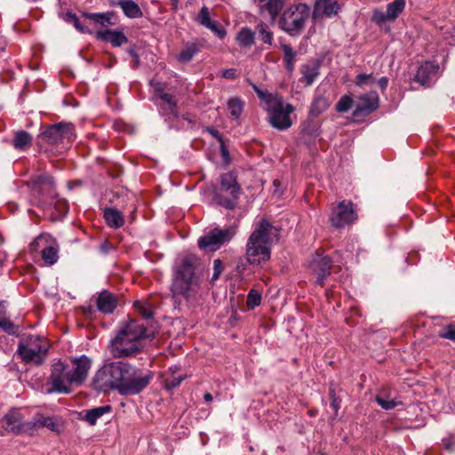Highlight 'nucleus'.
Returning a JSON list of instances; mask_svg holds the SVG:
<instances>
[{
	"label": "nucleus",
	"instance_id": "nucleus-1",
	"mask_svg": "<svg viewBox=\"0 0 455 455\" xmlns=\"http://www.w3.org/2000/svg\"><path fill=\"white\" fill-rule=\"evenodd\" d=\"M153 337L154 333L149 332L139 321L130 320L111 339L109 353L114 358L136 356L142 350L141 340Z\"/></svg>",
	"mask_w": 455,
	"mask_h": 455
},
{
	"label": "nucleus",
	"instance_id": "nucleus-55",
	"mask_svg": "<svg viewBox=\"0 0 455 455\" xmlns=\"http://www.w3.org/2000/svg\"><path fill=\"white\" fill-rule=\"evenodd\" d=\"M210 133L220 141V143L221 145L222 153H223V155H225L228 152V150L224 146L223 138L220 135V133L217 130H214V129H210Z\"/></svg>",
	"mask_w": 455,
	"mask_h": 455
},
{
	"label": "nucleus",
	"instance_id": "nucleus-25",
	"mask_svg": "<svg viewBox=\"0 0 455 455\" xmlns=\"http://www.w3.org/2000/svg\"><path fill=\"white\" fill-rule=\"evenodd\" d=\"M96 36L98 39L109 42L115 47H119L128 42L127 36L123 32L111 29L99 30Z\"/></svg>",
	"mask_w": 455,
	"mask_h": 455
},
{
	"label": "nucleus",
	"instance_id": "nucleus-47",
	"mask_svg": "<svg viewBox=\"0 0 455 455\" xmlns=\"http://www.w3.org/2000/svg\"><path fill=\"white\" fill-rule=\"evenodd\" d=\"M66 20L68 22L73 23V25L78 31L82 33H91V31L81 23V21L76 14L71 12L67 13Z\"/></svg>",
	"mask_w": 455,
	"mask_h": 455
},
{
	"label": "nucleus",
	"instance_id": "nucleus-54",
	"mask_svg": "<svg viewBox=\"0 0 455 455\" xmlns=\"http://www.w3.org/2000/svg\"><path fill=\"white\" fill-rule=\"evenodd\" d=\"M371 79H372L371 74L367 75V74L362 73V74H359L356 76L355 84L358 86H363V84H365L368 81H370Z\"/></svg>",
	"mask_w": 455,
	"mask_h": 455
},
{
	"label": "nucleus",
	"instance_id": "nucleus-45",
	"mask_svg": "<svg viewBox=\"0 0 455 455\" xmlns=\"http://www.w3.org/2000/svg\"><path fill=\"white\" fill-rule=\"evenodd\" d=\"M134 308L136 311L142 315L144 318L148 319L152 317L153 313L149 307V305L147 301H135L134 302Z\"/></svg>",
	"mask_w": 455,
	"mask_h": 455
},
{
	"label": "nucleus",
	"instance_id": "nucleus-42",
	"mask_svg": "<svg viewBox=\"0 0 455 455\" xmlns=\"http://www.w3.org/2000/svg\"><path fill=\"white\" fill-rule=\"evenodd\" d=\"M337 385L331 382L329 387V396L331 399V406L334 410L336 415L338 414L341 404V398L337 395Z\"/></svg>",
	"mask_w": 455,
	"mask_h": 455
},
{
	"label": "nucleus",
	"instance_id": "nucleus-3",
	"mask_svg": "<svg viewBox=\"0 0 455 455\" xmlns=\"http://www.w3.org/2000/svg\"><path fill=\"white\" fill-rule=\"evenodd\" d=\"M28 185L35 193L45 195L49 198V200H40L39 206L45 213L49 212V219L52 221H56L68 213V202L63 198H59L55 194V183L52 177L45 173L34 175L28 181Z\"/></svg>",
	"mask_w": 455,
	"mask_h": 455
},
{
	"label": "nucleus",
	"instance_id": "nucleus-5",
	"mask_svg": "<svg viewBox=\"0 0 455 455\" xmlns=\"http://www.w3.org/2000/svg\"><path fill=\"white\" fill-rule=\"evenodd\" d=\"M242 188L234 172L220 175V183L213 188V201L219 206L234 210L238 204Z\"/></svg>",
	"mask_w": 455,
	"mask_h": 455
},
{
	"label": "nucleus",
	"instance_id": "nucleus-19",
	"mask_svg": "<svg viewBox=\"0 0 455 455\" xmlns=\"http://www.w3.org/2000/svg\"><path fill=\"white\" fill-rule=\"evenodd\" d=\"M294 108L291 104L275 110L269 115V123L278 130H286L292 124L290 114L293 112Z\"/></svg>",
	"mask_w": 455,
	"mask_h": 455
},
{
	"label": "nucleus",
	"instance_id": "nucleus-50",
	"mask_svg": "<svg viewBox=\"0 0 455 455\" xmlns=\"http://www.w3.org/2000/svg\"><path fill=\"white\" fill-rule=\"evenodd\" d=\"M197 21L205 28L212 22L209 9L206 6H203L201 8L198 13Z\"/></svg>",
	"mask_w": 455,
	"mask_h": 455
},
{
	"label": "nucleus",
	"instance_id": "nucleus-33",
	"mask_svg": "<svg viewBox=\"0 0 455 455\" xmlns=\"http://www.w3.org/2000/svg\"><path fill=\"white\" fill-rule=\"evenodd\" d=\"M32 144V136L26 131L16 132L12 145L18 150H25Z\"/></svg>",
	"mask_w": 455,
	"mask_h": 455
},
{
	"label": "nucleus",
	"instance_id": "nucleus-15",
	"mask_svg": "<svg viewBox=\"0 0 455 455\" xmlns=\"http://www.w3.org/2000/svg\"><path fill=\"white\" fill-rule=\"evenodd\" d=\"M249 239L270 247L274 240L278 241V230L267 220H261Z\"/></svg>",
	"mask_w": 455,
	"mask_h": 455
},
{
	"label": "nucleus",
	"instance_id": "nucleus-51",
	"mask_svg": "<svg viewBox=\"0 0 455 455\" xmlns=\"http://www.w3.org/2000/svg\"><path fill=\"white\" fill-rule=\"evenodd\" d=\"M387 15V12H384L382 10L375 9L372 12L371 20H372V21H374L378 24H382V23L389 20V18Z\"/></svg>",
	"mask_w": 455,
	"mask_h": 455
},
{
	"label": "nucleus",
	"instance_id": "nucleus-6",
	"mask_svg": "<svg viewBox=\"0 0 455 455\" xmlns=\"http://www.w3.org/2000/svg\"><path fill=\"white\" fill-rule=\"evenodd\" d=\"M312 16L311 8L305 3H299L288 7L279 20L280 28L291 36L302 33L306 22Z\"/></svg>",
	"mask_w": 455,
	"mask_h": 455
},
{
	"label": "nucleus",
	"instance_id": "nucleus-37",
	"mask_svg": "<svg viewBox=\"0 0 455 455\" xmlns=\"http://www.w3.org/2000/svg\"><path fill=\"white\" fill-rule=\"evenodd\" d=\"M83 16L86 19H89L96 24H100L101 26H107L109 24H112V12H103V13H89V12H84Z\"/></svg>",
	"mask_w": 455,
	"mask_h": 455
},
{
	"label": "nucleus",
	"instance_id": "nucleus-40",
	"mask_svg": "<svg viewBox=\"0 0 455 455\" xmlns=\"http://www.w3.org/2000/svg\"><path fill=\"white\" fill-rule=\"evenodd\" d=\"M199 51L198 46L196 44H188L179 54L178 60L180 62L190 61L194 55Z\"/></svg>",
	"mask_w": 455,
	"mask_h": 455
},
{
	"label": "nucleus",
	"instance_id": "nucleus-13",
	"mask_svg": "<svg viewBox=\"0 0 455 455\" xmlns=\"http://www.w3.org/2000/svg\"><path fill=\"white\" fill-rule=\"evenodd\" d=\"M357 219L354 204L349 200H343L333 206L330 213L331 224L337 228L353 223Z\"/></svg>",
	"mask_w": 455,
	"mask_h": 455
},
{
	"label": "nucleus",
	"instance_id": "nucleus-7",
	"mask_svg": "<svg viewBox=\"0 0 455 455\" xmlns=\"http://www.w3.org/2000/svg\"><path fill=\"white\" fill-rule=\"evenodd\" d=\"M123 361H115L104 363L92 378V387L100 392L109 393L117 391L121 377Z\"/></svg>",
	"mask_w": 455,
	"mask_h": 455
},
{
	"label": "nucleus",
	"instance_id": "nucleus-22",
	"mask_svg": "<svg viewBox=\"0 0 455 455\" xmlns=\"http://www.w3.org/2000/svg\"><path fill=\"white\" fill-rule=\"evenodd\" d=\"M251 86L263 103L264 108L268 112L269 115L283 107L282 99L277 95L264 92L254 84H251Z\"/></svg>",
	"mask_w": 455,
	"mask_h": 455
},
{
	"label": "nucleus",
	"instance_id": "nucleus-14",
	"mask_svg": "<svg viewBox=\"0 0 455 455\" xmlns=\"http://www.w3.org/2000/svg\"><path fill=\"white\" fill-rule=\"evenodd\" d=\"M332 260L330 257L315 252L308 263V267L316 276L315 283L323 285V282L330 275Z\"/></svg>",
	"mask_w": 455,
	"mask_h": 455
},
{
	"label": "nucleus",
	"instance_id": "nucleus-18",
	"mask_svg": "<svg viewBox=\"0 0 455 455\" xmlns=\"http://www.w3.org/2000/svg\"><path fill=\"white\" fill-rule=\"evenodd\" d=\"M74 369L70 371L71 379L76 386L81 385L86 379L92 366V360L86 355H82L72 360Z\"/></svg>",
	"mask_w": 455,
	"mask_h": 455
},
{
	"label": "nucleus",
	"instance_id": "nucleus-27",
	"mask_svg": "<svg viewBox=\"0 0 455 455\" xmlns=\"http://www.w3.org/2000/svg\"><path fill=\"white\" fill-rule=\"evenodd\" d=\"M160 109L164 116H178L177 101L170 93H162L159 102Z\"/></svg>",
	"mask_w": 455,
	"mask_h": 455
},
{
	"label": "nucleus",
	"instance_id": "nucleus-56",
	"mask_svg": "<svg viewBox=\"0 0 455 455\" xmlns=\"http://www.w3.org/2000/svg\"><path fill=\"white\" fill-rule=\"evenodd\" d=\"M222 76L227 79H235L237 77V71L235 68L226 69L223 71Z\"/></svg>",
	"mask_w": 455,
	"mask_h": 455
},
{
	"label": "nucleus",
	"instance_id": "nucleus-2",
	"mask_svg": "<svg viewBox=\"0 0 455 455\" xmlns=\"http://www.w3.org/2000/svg\"><path fill=\"white\" fill-rule=\"evenodd\" d=\"M196 264L197 259L193 255L184 257L177 264L171 286L175 304H180L182 300L189 302L196 299L199 290V283L195 276Z\"/></svg>",
	"mask_w": 455,
	"mask_h": 455
},
{
	"label": "nucleus",
	"instance_id": "nucleus-24",
	"mask_svg": "<svg viewBox=\"0 0 455 455\" xmlns=\"http://www.w3.org/2000/svg\"><path fill=\"white\" fill-rule=\"evenodd\" d=\"M3 427L8 432L20 433L22 430V415L20 412L16 409L9 411L3 419Z\"/></svg>",
	"mask_w": 455,
	"mask_h": 455
},
{
	"label": "nucleus",
	"instance_id": "nucleus-48",
	"mask_svg": "<svg viewBox=\"0 0 455 455\" xmlns=\"http://www.w3.org/2000/svg\"><path fill=\"white\" fill-rule=\"evenodd\" d=\"M439 337L455 341V324H448L439 331Z\"/></svg>",
	"mask_w": 455,
	"mask_h": 455
},
{
	"label": "nucleus",
	"instance_id": "nucleus-62",
	"mask_svg": "<svg viewBox=\"0 0 455 455\" xmlns=\"http://www.w3.org/2000/svg\"><path fill=\"white\" fill-rule=\"evenodd\" d=\"M169 371L172 372L171 374L175 375L176 371H178V367L177 366L170 367Z\"/></svg>",
	"mask_w": 455,
	"mask_h": 455
},
{
	"label": "nucleus",
	"instance_id": "nucleus-29",
	"mask_svg": "<svg viewBox=\"0 0 455 455\" xmlns=\"http://www.w3.org/2000/svg\"><path fill=\"white\" fill-rule=\"evenodd\" d=\"M319 68L320 66L316 62L307 63L301 67L300 72L307 86L311 85L319 76Z\"/></svg>",
	"mask_w": 455,
	"mask_h": 455
},
{
	"label": "nucleus",
	"instance_id": "nucleus-63",
	"mask_svg": "<svg viewBox=\"0 0 455 455\" xmlns=\"http://www.w3.org/2000/svg\"><path fill=\"white\" fill-rule=\"evenodd\" d=\"M172 1V5L174 7V8H177L178 6V3H179V0H171Z\"/></svg>",
	"mask_w": 455,
	"mask_h": 455
},
{
	"label": "nucleus",
	"instance_id": "nucleus-60",
	"mask_svg": "<svg viewBox=\"0 0 455 455\" xmlns=\"http://www.w3.org/2000/svg\"><path fill=\"white\" fill-rule=\"evenodd\" d=\"M156 92L157 94V96L159 97V99L161 100V94L162 93H166L164 91V87L162 84H158L156 87Z\"/></svg>",
	"mask_w": 455,
	"mask_h": 455
},
{
	"label": "nucleus",
	"instance_id": "nucleus-36",
	"mask_svg": "<svg viewBox=\"0 0 455 455\" xmlns=\"http://www.w3.org/2000/svg\"><path fill=\"white\" fill-rule=\"evenodd\" d=\"M405 0H394L387 6V13L389 20H395L403 12Z\"/></svg>",
	"mask_w": 455,
	"mask_h": 455
},
{
	"label": "nucleus",
	"instance_id": "nucleus-23",
	"mask_svg": "<svg viewBox=\"0 0 455 455\" xmlns=\"http://www.w3.org/2000/svg\"><path fill=\"white\" fill-rule=\"evenodd\" d=\"M97 308L104 314H111L117 307V298L112 292L102 291L97 298Z\"/></svg>",
	"mask_w": 455,
	"mask_h": 455
},
{
	"label": "nucleus",
	"instance_id": "nucleus-32",
	"mask_svg": "<svg viewBox=\"0 0 455 455\" xmlns=\"http://www.w3.org/2000/svg\"><path fill=\"white\" fill-rule=\"evenodd\" d=\"M261 12H267L275 20L283 6V0H260Z\"/></svg>",
	"mask_w": 455,
	"mask_h": 455
},
{
	"label": "nucleus",
	"instance_id": "nucleus-43",
	"mask_svg": "<svg viewBox=\"0 0 455 455\" xmlns=\"http://www.w3.org/2000/svg\"><path fill=\"white\" fill-rule=\"evenodd\" d=\"M186 378L187 375L176 376L174 374H171L167 376L164 379L165 387L169 390L174 389L178 387Z\"/></svg>",
	"mask_w": 455,
	"mask_h": 455
},
{
	"label": "nucleus",
	"instance_id": "nucleus-21",
	"mask_svg": "<svg viewBox=\"0 0 455 455\" xmlns=\"http://www.w3.org/2000/svg\"><path fill=\"white\" fill-rule=\"evenodd\" d=\"M438 70V65L427 61L419 67L414 80L422 86H430Z\"/></svg>",
	"mask_w": 455,
	"mask_h": 455
},
{
	"label": "nucleus",
	"instance_id": "nucleus-59",
	"mask_svg": "<svg viewBox=\"0 0 455 455\" xmlns=\"http://www.w3.org/2000/svg\"><path fill=\"white\" fill-rule=\"evenodd\" d=\"M387 84H388V80H387V77H381L378 81V84L381 88V90H385L387 88Z\"/></svg>",
	"mask_w": 455,
	"mask_h": 455
},
{
	"label": "nucleus",
	"instance_id": "nucleus-64",
	"mask_svg": "<svg viewBox=\"0 0 455 455\" xmlns=\"http://www.w3.org/2000/svg\"><path fill=\"white\" fill-rule=\"evenodd\" d=\"M274 186H275V188H278V187L280 186V182H279L277 180H275L274 181Z\"/></svg>",
	"mask_w": 455,
	"mask_h": 455
},
{
	"label": "nucleus",
	"instance_id": "nucleus-9",
	"mask_svg": "<svg viewBox=\"0 0 455 455\" xmlns=\"http://www.w3.org/2000/svg\"><path fill=\"white\" fill-rule=\"evenodd\" d=\"M40 136L51 145L71 143L76 139L75 127L72 124L59 123L48 126Z\"/></svg>",
	"mask_w": 455,
	"mask_h": 455
},
{
	"label": "nucleus",
	"instance_id": "nucleus-52",
	"mask_svg": "<svg viewBox=\"0 0 455 455\" xmlns=\"http://www.w3.org/2000/svg\"><path fill=\"white\" fill-rule=\"evenodd\" d=\"M224 269V266L222 261L220 259H216L213 260V275L212 277V282L216 281Z\"/></svg>",
	"mask_w": 455,
	"mask_h": 455
},
{
	"label": "nucleus",
	"instance_id": "nucleus-49",
	"mask_svg": "<svg viewBox=\"0 0 455 455\" xmlns=\"http://www.w3.org/2000/svg\"><path fill=\"white\" fill-rule=\"evenodd\" d=\"M375 401L384 410L394 409L398 404L395 400L386 399L380 395H376Z\"/></svg>",
	"mask_w": 455,
	"mask_h": 455
},
{
	"label": "nucleus",
	"instance_id": "nucleus-28",
	"mask_svg": "<svg viewBox=\"0 0 455 455\" xmlns=\"http://www.w3.org/2000/svg\"><path fill=\"white\" fill-rule=\"evenodd\" d=\"M104 219L112 228H119L124 224L123 214L115 208H106L104 210Z\"/></svg>",
	"mask_w": 455,
	"mask_h": 455
},
{
	"label": "nucleus",
	"instance_id": "nucleus-35",
	"mask_svg": "<svg viewBox=\"0 0 455 455\" xmlns=\"http://www.w3.org/2000/svg\"><path fill=\"white\" fill-rule=\"evenodd\" d=\"M281 49L283 52L284 66L289 72H292L294 70L296 52L290 44H281Z\"/></svg>",
	"mask_w": 455,
	"mask_h": 455
},
{
	"label": "nucleus",
	"instance_id": "nucleus-58",
	"mask_svg": "<svg viewBox=\"0 0 455 455\" xmlns=\"http://www.w3.org/2000/svg\"><path fill=\"white\" fill-rule=\"evenodd\" d=\"M128 53L134 59L136 65H139L140 58L133 48L128 50Z\"/></svg>",
	"mask_w": 455,
	"mask_h": 455
},
{
	"label": "nucleus",
	"instance_id": "nucleus-26",
	"mask_svg": "<svg viewBox=\"0 0 455 455\" xmlns=\"http://www.w3.org/2000/svg\"><path fill=\"white\" fill-rule=\"evenodd\" d=\"M112 407L110 405H104L95 407L91 410H86L81 412V419L88 422L91 426L96 424L98 419L102 417L104 414L110 412Z\"/></svg>",
	"mask_w": 455,
	"mask_h": 455
},
{
	"label": "nucleus",
	"instance_id": "nucleus-11",
	"mask_svg": "<svg viewBox=\"0 0 455 455\" xmlns=\"http://www.w3.org/2000/svg\"><path fill=\"white\" fill-rule=\"evenodd\" d=\"M49 381L52 386L49 390L50 393L68 394L71 392L70 386L75 385L71 379L70 371H68L67 366L61 362L52 364Z\"/></svg>",
	"mask_w": 455,
	"mask_h": 455
},
{
	"label": "nucleus",
	"instance_id": "nucleus-12",
	"mask_svg": "<svg viewBox=\"0 0 455 455\" xmlns=\"http://www.w3.org/2000/svg\"><path fill=\"white\" fill-rule=\"evenodd\" d=\"M33 250L41 249V256L47 265H53L59 259V244L54 237L49 234H41L31 243Z\"/></svg>",
	"mask_w": 455,
	"mask_h": 455
},
{
	"label": "nucleus",
	"instance_id": "nucleus-34",
	"mask_svg": "<svg viewBox=\"0 0 455 455\" xmlns=\"http://www.w3.org/2000/svg\"><path fill=\"white\" fill-rule=\"evenodd\" d=\"M256 31L253 32L249 28H243L236 36L237 43L240 46L251 48L254 44Z\"/></svg>",
	"mask_w": 455,
	"mask_h": 455
},
{
	"label": "nucleus",
	"instance_id": "nucleus-39",
	"mask_svg": "<svg viewBox=\"0 0 455 455\" xmlns=\"http://www.w3.org/2000/svg\"><path fill=\"white\" fill-rule=\"evenodd\" d=\"M35 425L38 427H46L52 431L59 432V424L52 417L40 415L36 418Z\"/></svg>",
	"mask_w": 455,
	"mask_h": 455
},
{
	"label": "nucleus",
	"instance_id": "nucleus-20",
	"mask_svg": "<svg viewBox=\"0 0 455 455\" xmlns=\"http://www.w3.org/2000/svg\"><path fill=\"white\" fill-rule=\"evenodd\" d=\"M379 107V96L376 92H371L370 93L362 95L359 98L358 103L354 110L353 115L355 116H365Z\"/></svg>",
	"mask_w": 455,
	"mask_h": 455
},
{
	"label": "nucleus",
	"instance_id": "nucleus-41",
	"mask_svg": "<svg viewBox=\"0 0 455 455\" xmlns=\"http://www.w3.org/2000/svg\"><path fill=\"white\" fill-rule=\"evenodd\" d=\"M256 33L260 41L271 44L273 41V33L267 28V26L260 23L256 27Z\"/></svg>",
	"mask_w": 455,
	"mask_h": 455
},
{
	"label": "nucleus",
	"instance_id": "nucleus-44",
	"mask_svg": "<svg viewBox=\"0 0 455 455\" xmlns=\"http://www.w3.org/2000/svg\"><path fill=\"white\" fill-rule=\"evenodd\" d=\"M353 99L349 95L342 96L336 105V110L339 113L347 112L353 106Z\"/></svg>",
	"mask_w": 455,
	"mask_h": 455
},
{
	"label": "nucleus",
	"instance_id": "nucleus-30",
	"mask_svg": "<svg viewBox=\"0 0 455 455\" xmlns=\"http://www.w3.org/2000/svg\"><path fill=\"white\" fill-rule=\"evenodd\" d=\"M330 107V102L323 95L317 94L315 96L309 109V116L315 117L323 114Z\"/></svg>",
	"mask_w": 455,
	"mask_h": 455
},
{
	"label": "nucleus",
	"instance_id": "nucleus-53",
	"mask_svg": "<svg viewBox=\"0 0 455 455\" xmlns=\"http://www.w3.org/2000/svg\"><path fill=\"white\" fill-rule=\"evenodd\" d=\"M207 28L211 29L212 32L215 33V35L220 37L223 38L226 36V30L222 26H220L217 22L212 21L209 26L206 27Z\"/></svg>",
	"mask_w": 455,
	"mask_h": 455
},
{
	"label": "nucleus",
	"instance_id": "nucleus-16",
	"mask_svg": "<svg viewBox=\"0 0 455 455\" xmlns=\"http://www.w3.org/2000/svg\"><path fill=\"white\" fill-rule=\"evenodd\" d=\"M271 249L268 245L255 243L248 239L246 244V258L250 264H260L270 259Z\"/></svg>",
	"mask_w": 455,
	"mask_h": 455
},
{
	"label": "nucleus",
	"instance_id": "nucleus-31",
	"mask_svg": "<svg viewBox=\"0 0 455 455\" xmlns=\"http://www.w3.org/2000/svg\"><path fill=\"white\" fill-rule=\"evenodd\" d=\"M118 5L130 19L141 18L143 12L137 3L132 0H119Z\"/></svg>",
	"mask_w": 455,
	"mask_h": 455
},
{
	"label": "nucleus",
	"instance_id": "nucleus-46",
	"mask_svg": "<svg viewBox=\"0 0 455 455\" xmlns=\"http://www.w3.org/2000/svg\"><path fill=\"white\" fill-rule=\"evenodd\" d=\"M260 302H261L260 293L254 289L251 290L247 295L246 303H247L248 308L253 309L255 307L260 305Z\"/></svg>",
	"mask_w": 455,
	"mask_h": 455
},
{
	"label": "nucleus",
	"instance_id": "nucleus-38",
	"mask_svg": "<svg viewBox=\"0 0 455 455\" xmlns=\"http://www.w3.org/2000/svg\"><path fill=\"white\" fill-rule=\"evenodd\" d=\"M228 108L234 119H238L243 109V102L241 99L234 97L228 100Z\"/></svg>",
	"mask_w": 455,
	"mask_h": 455
},
{
	"label": "nucleus",
	"instance_id": "nucleus-4",
	"mask_svg": "<svg viewBox=\"0 0 455 455\" xmlns=\"http://www.w3.org/2000/svg\"><path fill=\"white\" fill-rule=\"evenodd\" d=\"M151 379L150 372H145L136 366L124 362L117 392L121 395H138L149 385Z\"/></svg>",
	"mask_w": 455,
	"mask_h": 455
},
{
	"label": "nucleus",
	"instance_id": "nucleus-8",
	"mask_svg": "<svg viewBox=\"0 0 455 455\" xmlns=\"http://www.w3.org/2000/svg\"><path fill=\"white\" fill-rule=\"evenodd\" d=\"M39 336H28L19 343L16 354L26 363L41 365L46 357L47 347Z\"/></svg>",
	"mask_w": 455,
	"mask_h": 455
},
{
	"label": "nucleus",
	"instance_id": "nucleus-10",
	"mask_svg": "<svg viewBox=\"0 0 455 455\" xmlns=\"http://www.w3.org/2000/svg\"><path fill=\"white\" fill-rule=\"evenodd\" d=\"M235 235L232 228L211 229L198 239V247L206 251H215L225 243L229 242Z\"/></svg>",
	"mask_w": 455,
	"mask_h": 455
},
{
	"label": "nucleus",
	"instance_id": "nucleus-61",
	"mask_svg": "<svg viewBox=\"0 0 455 455\" xmlns=\"http://www.w3.org/2000/svg\"><path fill=\"white\" fill-rule=\"evenodd\" d=\"M204 399L205 402H212V395L210 393H205L204 395Z\"/></svg>",
	"mask_w": 455,
	"mask_h": 455
},
{
	"label": "nucleus",
	"instance_id": "nucleus-17",
	"mask_svg": "<svg viewBox=\"0 0 455 455\" xmlns=\"http://www.w3.org/2000/svg\"><path fill=\"white\" fill-rule=\"evenodd\" d=\"M340 10L339 0H315L312 19L315 20L323 16L331 18L338 15Z\"/></svg>",
	"mask_w": 455,
	"mask_h": 455
},
{
	"label": "nucleus",
	"instance_id": "nucleus-57",
	"mask_svg": "<svg viewBox=\"0 0 455 455\" xmlns=\"http://www.w3.org/2000/svg\"><path fill=\"white\" fill-rule=\"evenodd\" d=\"M442 442H443V445L445 450L450 451H453V446H454L455 443L451 437L444 438V439H443Z\"/></svg>",
	"mask_w": 455,
	"mask_h": 455
}]
</instances>
